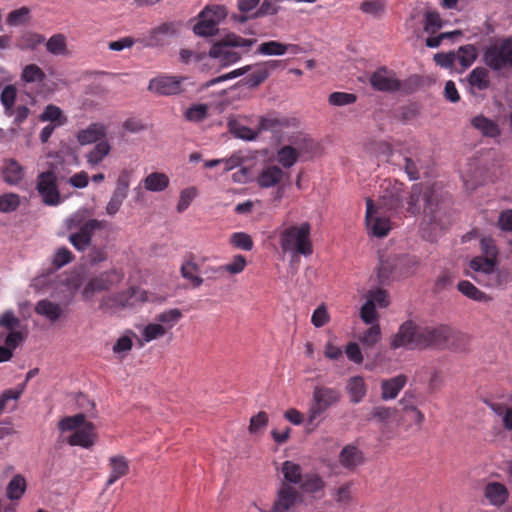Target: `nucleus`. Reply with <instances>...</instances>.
<instances>
[{"label":"nucleus","mask_w":512,"mask_h":512,"mask_svg":"<svg viewBox=\"0 0 512 512\" xmlns=\"http://www.w3.org/2000/svg\"><path fill=\"white\" fill-rule=\"evenodd\" d=\"M381 189L383 192L379 197L380 208L389 211L391 215L407 213L415 216L420 213L423 202V223L431 229L426 233L422 228L424 238L432 241L438 230L442 231L451 224V214L435 184L416 183L406 193L402 183L386 179L381 184Z\"/></svg>","instance_id":"f257e3e1"},{"label":"nucleus","mask_w":512,"mask_h":512,"mask_svg":"<svg viewBox=\"0 0 512 512\" xmlns=\"http://www.w3.org/2000/svg\"><path fill=\"white\" fill-rule=\"evenodd\" d=\"M310 236V223L303 222L300 225H291L280 233V247L284 253H291L293 257L299 255L308 257L313 253Z\"/></svg>","instance_id":"f03ea898"},{"label":"nucleus","mask_w":512,"mask_h":512,"mask_svg":"<svg viewBox=\"0 0 512 512\" xmlns=\"http://www.w3.org/2000/svg\"><path fill=\"white\" fill-rule=\"evenodd\" d=\"M342 399L340 389L325 385H316L307 411V425L316 428L323 415L332 407L337 406Z\"/></svg>","instance_id":"7ed1b4c3"},{"label":"nucleus","mask_w":512,"mask_h":512,"mask_svg":"<svg viewBox=\"0 0 512 512\" xmlns=\"http://www.w3.org/2000/svg\"><path fill=\"white\" fill-rule=\"evenodd\" d=\"M370 83L378 91L394 92L402 89L406 93H412L421 86L422 78L416 75L412 76L402 86L394 72L382 66L371 75Z\"/></svg>","instance_id":"20e7f679"},{"label":"nucleus","mask_w":512,"mask_h":512,"mask_svg":"<svg viewBox=\"0 0 512 512\" xmlns=\"http://www.w3.org/2000/svg\"><path fill=\"white\" fill-rule=\"evenodd\" d=\"M254 42L255 40L245 39L234 33H229L212 45L209 55L223 61V64H235L241 60V55L234 48L250 47Z\"/></svg>","instance_id":"39448f33"},{"label":"nucleus","mask_w":512,"mask_h":512,"mask_svg":"<svg viewBox=\"0 0 512 512\" xmlns=\"http://www.w3.org/2000/svg\"><path fill=\"white\" fill-rule=\"evenodd\" d=\"M228 16L224 5H207L198 15V22L193 27L197 36L210 37L218 34L219 24Z\"/></svg>","instance_id":"423d86ee"},{"label":"nucleus","mask_w":512,"mask_h":512,"mask_svg":"<svg viewBox=\"0 0 512 512\" xmlns=\"http://www.w3.org/2000/svg\"><path fill=\"white\" fill-rule=\"evenodd\" d=\"M145 301H147L146 291L133 286L125 291L103 297L99 307L103 310L131 308Z\"/></svg>","instance_id":"0eeeda50"},{"label":"nucleus","mask_w":512,"mask_h":512,"mask_svg":"<svg viewBox=\"0 0 512 512\" xmlns=\"http://www.w3.org/2000/svg\"><path fill=\"white\" fill-rule=\"evenodd\" d=\"M124 273L121 269L113 268L108 271L91 277L82 290V296L85 300H90L95 293L108 291L122 282Z\"/></svg>","instance_id":"6e6552de"},{"label":"nucleus","mask_w":512,"mask_h":512,"mask_svg":"<svg viewBox=\"0 0 512 512\" xmlns=\"http://www.w3.org/2000/svg\"><path fill=\"white\" fill-rule=\"evenodd\" d=\"M419 325L412 320L403 322L398 331L390 339V348L413 350L420 349Z\"/></svg>","instance_id":"1a4fd4ad"},{"label":"nucleus","mask_w":512,"mask_h":512,"mask_svg":"<svg viewBox=\"0 0 512 512\" xmlns=\"http://www.w3.org/2000/svg\"><path fill=\"white\" fill-rule=\"evenodd\" d=\"M452 333V329L447 325L419 326L420 350L446 347Z\"/></svg>","instance_id":"9d476101"},{"label":"nucleus","mask_w":512,"mask_h":512,"mask_svg":"<svg viewBox=\"0 0 512 512\" xmlns=\"http://www.w3.org/2000/svg\"><path fill=\"white\" fill-rule=\"evenodd\" d=\"M498 261L493 258L489 259L483 256H476L470 261V268L475 272H481L489 277L488 286L498 287L505 285L509 281L508 273L501 272L497 269Z\"/></svg>","instance_id":"9b49d317"},{"label":"nucleus","mask_w":512,"mask_h":512,"mask_svg":"<svg viewBox=\"0 0 512 512\" xmlns=\"http://www.w3.org/2000/svg\"><path fill=\"white\" fill-rule=\"evenodd\" d=\"M379 207L375 208L373 200H366V225L370 233L376 237H384L391 230V223L388 217L382 215L386 211Z\"/></svg>","instance_id":"f8f14e48"},{"label":"nucleus","mask_w":512,"mask_h":512,"mask_svg":"<svg viewBox=\"0 0 512 512\" xmlns=\"http://www.w3.org/2000/svg\"><path fill=\"white\" fill-rule=\"evenodd\" d=\"M485 64H512V36L496 39L485 49Z\"/></svg>","instance_id":"ddd939ff"},{"label":"nucleus","mask_w":512,"mask_h":512,"mask_svg":"<svg viewBox=\"0 0 512 512\" xmlns=\"http://www.w3.org/2000/svg\"><path fill=\"white\" fill-rule=\"evenodd\" d=\"M37 191L45 205L57 206L61 203V195L57 185V176L53 171H45L37 177Z\"/></svg>","instance_id":"4468645a"},{"label":"nucleus","mask_w":512,"mask_h":512,"mask_svg":"<svg viewBox=\"0 0 512 512\" xmlns=\"http://www.w3.org/2000/svg\"><path fill=\"white\" fill-rule=\"evenodd\" d=\"M180 24L175 21L164 22L148 32V34L139 41L147 47H158L167 44L171 38L179 33Z\"/></svg>","instance_id":"2eb2a0df"},{"label":"nucleus","mask_w":512,"mask_h":512,"mask_svg":"<svg viewBox=\"0 0 512 512\" xmlns=\"http://www.w3.org/2000/svg\"><path fill=\"white\" fill-rule=\"evenodd\" d=\"M185 77L161 75L150 80L148 89L158 95H176L185 90Z\"/></svg>","instance_id":"dca6fc26"},{"label":"nucleus","mask_w":512,"mask_h":512,"mask_svg":"<svg viewBox=\"0 0 512 512\" xmlns=\"http://www.w3.org/2000/svg\"><path fill=\"white\" fill-rule=\"evenodd\" d=\"M399 153L404 159V171L410 180H417L420 178V169L422 164L420 161L421 149L415 143H404Z\"/></svg>","instance_id":"f3484780"},{"label":"nucleus","mask_w":512,"mask_h":512,"mask_svg":"<svg viewBox=\"0 0 512 512\" xmlns=\"http://www.w3.org/2000/svg\"><path fill=\"white\" fill-rule=\"evenodd\" d=\"M477 55L476 47L469 44L461 46L457 53L449 52L447 54H436L434 59L436 64H454L456 60L459 61V64H473L477 59Z\"/></svg>","instance_id":"a211bd4d"},{"label":"nucleus","mask_w":512,"mask_h":512,"mask_svg":"<svg viewBox=\"0 0 512 512\" xmlns=\"http://www.w3.org/2000/svg\"><path fill=\"white\" fill-rule=\"evenodd\" d=\"M299 497L298 491L288 483H283L278 491L272 512H289Z\"/></svg>","instance_id":"6ab92c4d"},{"label":"nucleus","mask_w":512,"mask_h":512,"mask_svg":"<svg viewBox=\"0 0 512 512\" xmlns=\"http://www.w3.org/2000/svg\"><path fill=\"white\" fill-rule=\"evenodd\" d=\"M484 496L490 505L501 507L508 501L509 491L503 483L493 481L486 484Z\"/></svg>","instance_id":"aec40b11"},{"label":"nucleus","mask_w":512,"mask_h":512,"mask_svg":"<svg viewBox=\"0 0 512 512\" xmlns=\"http://www.w3.org/2000/svg\"><path fill=\"white\" fill-rule=\"evenodd\" d=\"M407 381L408 378L404 374L382 380L380 384L382 400L388 401L395 399L400 391L405 387Z\"/></svg>","instance_id":"412c9836"},{"label":"nucleus","mask_w":512,"mask_h":512,"mask_svg":"<svg viewBox=\"0 0 512 512\" xmlns=\"http://www.w3.org/2000/svg\"><path fill=\"white\" fill-rule=\"evenodd\" d=\"M107 127L102 123H91L87 128L78 131L77 141L80 145L98 143L106 137Z\"/></svg>","instance_id":"4be33fe9"},{"label":"nucleus","mask_w":512,"mask_h":512,"mask_svg":"<svg viewBox=\"0 0 512 512\" xmlns=\"http://www.w3.org/2000/svg\"><path fill=\"white\" fill-rule=\"evenodd\" d=\"M345 389L352 404L362 402L368 391L364 378L359 375L350 377L346 382Z\"/></svg>","instance_id":"5701e85b"},{"label":"nucleus","mask_w":512,"mask_h":512,"mask_svg":"<svg viewBox=\"0 0 512 512\" xmlns=\"http://www.w3.org/2000/svg\"><path fill=\"white\" fill-rule=\"evenodd\" d=\"M283 170L276 166L270 165L264 167L257 177V184L261 188H271L279 185L283 180Z\"/></svg>","instance_id":"b1692460"},{"label":"nucleus","mask_w":512,"mask_h":512,"mask_svg":"<svg viewBox=\"0 0 512 512\" xmlns=\"http://www.w3.org/2000/svg\"><path fill=\"white\" fill-rule=\"evenodd\" d=\"M110 475L106 487H110L117 480L129 473V462L123 455H116L109 458Z\"/></svg>","instance_id":"393cba45"},{"label":"nucleus","mask_w":512,"mask_h":512,"mask_svg":"<svg viewBox=\"0 0 512 512\" xmlns=\"http://www.w3.org/2000/svg\"><path fill=\"white\" fill-rule=\"evenodd\" d=\"M363 462L362 451L354 445H346L339 454V463L348 470H354Z\"/></svg>","instance_id":"a878e982"},{"label":"nucleus","mask_w":512,"mask_h":512,"mask_svg":"<svg viewBox=\"0 0 512 512\" xmlns=\"http://www.w3.org/2000/svg\"><path fill=\"white\" fill-rule=\"evenodd\" d=\"M94 426L92 423L85 424L82 428L74 431L69 436L67 442L71 446H81L83 448L91 447L95 442Z\"/></svg>","instance_id":"bb28decb"},{"label":"nucleus","mask_w":512,"mask_h":512,"mask_svg":"<svg viewBox=\"0 0 512 512\" xmlns=\"http://www.w3.org/2000/svg\"><path fill=\"white\" fill-rule=\"evenodd\" d=\"M365 150L377 159L390 161L393 155L392 144L385 140L370 139L365 143Z\"/></svg>","instance_id":"cd10ccee"},{"label":"nucleus","mask_w":512,"mask_h":512,"mask_svg":"<svg viewBox=\"0 0 512 512\" xmlns=\"http://www.w3.org/2000/svg\"><path fill=\"white\" fill-rule=\"evenodd\" d=\"M199 271L200 267L192 255L182 263L180 268L182 277L190 281L195 288L200 287L204 282L203 278L199 275Z\"/></svg>","instance_id":"c85d7f7f"},{"label":"nucleus","mask_w":512,"mask_h":512,"mask_svg":"<svg viewBox=\"0 0 512 512\" xmlns=\"http://www.w3.org/2000/svg\"><path fill=\"white\" fill-rule=\"evenodd\" d=\"M35 312L38 315L46 317L51 322L58 321L63 315V309L61 305L48 299H42L38 301L35 306Z\"/></svg>","instance_id":"c756f323"},{"label":"nucleus","mask_w":512,"mask_h":512,"mask_svg":"<svg viewBox=\"0 0 512 512\" xmlns=\"http://www.w3.org/2000/svg\"><path fill=\"white\" fill-rule=\"evenodd\" d=\"M471 125L486 137L495 138L501 133L499 125L495 121L483 115L473 117L471 120Z\"/></svg>","instance_id":"7c9ffc66"},{"label":"nucleus","mask_w":512,"mask_h":512,"mask_svg":"<svg viewBox=\"0 0 512 512\" xmlns=\"http://www.w3.org/2000/svg\"><path fill=\"white\" fill-rule=\"evenodd\" d=\"M3 179L10 185H16L24 177L23 167L14 159H8L4 162L2 168Z\"/></svg>","instance_id":"2f4dec72"},{"label":"nucleus","mask_w":512,"mask_h":512,"mask_svg":"<svg viewBox=\"0 0 512 512\" xmlns=\"http://www.w3.org/2000/svg\"><path fill=\"white\" fill-rule=\"evenodd\" d=\"M23 342L20 333H7L4 338V345H0V363L12 359L15 349Z\"/></svg>","instance_id":"473e14b6"},{"label":"nucleus","mask_w":512,"mask_h":512,"mask_svg":"<svg viewBox=\"0 0 512 512\" xmlns=\"http://www.w3.org/2000/svg\"><path fill=\"white\" fill-rule=\"evenodd\" d=\"M287 124L286 118H281L276 113H269L259 118L257 131L258 134L263 131L279 132Z\"/></svg>","instance_id":"72a5a7b5"},{"label":"nucleus","mask_w":512,"mask_h":512,"mask_svg":"<svg viewBox=\"0 0 512 512\" xmlns=\"http://www.w3.org/2000/svg\"><path fill=\"white\" fill-rule=\"evenodd\" d=\"M142 183L147 191L161 192L169 186L170 180L164 173L152 172L142 180Z\"/></svg>","instance_id":"f704fd0d"},{"label":"nucleus","mask_w":512,"mask_h":512,"mask_svg":"<svg viewBox=\"0 0 512 512\" xmlns=\"http://www.w3.org/2000/svg\"><path fill=\"white\" fill-rule=\"evenodd\" d=\"M46 50L55 56H66L69 54L67 37L62 33L53 34L45 42Z\"/></svg>","instance_id":"c9c22d12"},{"label":"nucleus","mask_w":512,"mask_h":512,"mask_svg":"<svg viewBox=\"0 0 512 512\" xmlns=\"http://www.w3.org/2000/svg\"><path fill=\"white\" fill-rule=\"evenodd\" d=\"M0 327L8 331V333H20L23 341L26 338V333L21 330V320L11 310H7L0 315Z\"/></svg>","instance_id":"e433bc0d"},{"label":"nucleus","mask_w":512,"mask_h":512,"mask_svg":"<svg viewBox=\"0 0 512 512\" xmlns=\"http://www.w3.org/2000/svg\"><path fill=\"white\" fill-rule=\"evenodd\" d=\"M458 290L468 297L469 299H472L474 301L478 302H489L492 300V298L487 295L486 293L479 290L474 284H472L470 281L462 280L457 285Z\"/></svg>","instance_id":"4c0bfd02"},{"label":"nucleus","mask_w":512,"mask_h":512,"mask_svg":"<svg viewBox=\"0 0 512 512\" xmlns=\"http://www.w3.org/2000/svg\"><path fill=\"white\" fill-rule=\"evenodd\" d=\"M387 3L385 0H364L360 4V11L373 18H382L386 13Z\"/></svg>","instance_id":"58836bf2"},{"label":"nucleus","mask_w":512,"mask_h":512,"mask_svg":"<svg viewBox=\"0 0 512 512\" xmlns=\"http://www.w3.org/2000/svg\"><path fill=\"white\" fill-rule=\"evenodd\" d=\"M299 485L305 493H317L325 488L324 480L316 473L305 474Z\"/></svg>","instance_id":"ea45409f"},{"label":"nucleus","mask_w":512,"mask_h":512,"mask_svg":"<svg viewBox=\"0 0 512 512\" xmlns=\"http://www.w3.org/2000/svg\"><path fill=\"white\" fill-rule=\"evenodd\" d=\"M26 487L27 484L25 478L22 475L17 474L10 480L7 485L6 496L10 500H19L25 493Z\"/></svg>","instance_id":"a19ab883"},{"label":"nucleus","mask_w":512,"mask_h":512,"mask_svg":"<svg viewBox=\"0 0 512 512\" xmlns=\"http://www.w3.org/2000/svg\"><path fill=\"white\" fill-rule=\"evenodd\" d=\"M182 316L179 309L173 308L156 315L155 320L168 332L179 322Z\"/></svg>","instance_id":"79ce46f5"},{"label":"nucleus","mask_w":512,"mask_h":512,"mask_svg":"<svg viewBox=\"0 0 512 512\" xmlns=\"http://www.w3.org/2000/svg\"><path fill=\"white\" fill-rule=\"evenodd\" d=\"M111 146L107 141L98 142L94 148L86 155L87 162L92 165H98L110 153Z\"/></svg>","instance_id":"37998d69"},{"label":"nucleus","mask_w":512,"mask_h":512,"mask_svg":"<svg viewBox=\"0 0 512 512\" xmlns=\"http://www.w3.org/2000/svg\"><path fill=\"white\" fill-rule=\"evenodd\" d=\"M381 335L380 325L376 323L366 329L358 339L364 348H373L380 341Z\"/></svg>","instance_id":"c03bdc74"},{"label":"nucleus","mask_w":512,"mask_h":512,"mask_svg":"<svg viewBox=\"0 0 512 512\" xmlns=\"http://www.w3.org/2000/svg\"><path fill=\"white\" fill-rule=\"evenodd\" d=\"M489 82L488 71L482 66H477L469 75V83L471 87L478 90L488 88Z\"/></svg>","instance_id":"a18cd8bd"},{"label":"nucleus","mask_w":512,"mask_h":512,"mask_svg":"<svg viewBox=\"0 0 512 512\" xmlns=\"http://www.w3.org/2000/svg\"><path fill=\"white\" fill-rule=\"evenodd\" d=\"M282 473L284 479L292 484H300L303 478L301 466L292 461L283 462Z\"/></svg>","instance_id":"49530a36"},{"label":"nucleus","mask_w":512,"mask_h":512,"mask_svg":"<svg viewBox=\"0 0 512 512\" xmlns=\"http://www.w3.org/2000/svg\"><path fill=\"white\" fill-rule=\"evenodd\" d=\"M45 42V37L42 34L26 31L18 39V46L21 49L33 50L37 46Z\"/></svg>","instance_id":"de8ad7c7"},{"label":"nucleus","mask_w":512,"mask_h":512,"mask_svg":"<svg viewBox=\"0 0 512 512\" xmlns=\"http://www.w3.org/2000/svg\"><path fill=\"white\" fill-rule=\"evenodd\" d=\"M298 158V151L290 145L283 146L277 153L278 162L285 168L292 167L298 161Z\"/></svg>","instance_id":"09e8293b"},{"label":"nucleus","mask_w":512,"mask_h":512,"mask_svg":"<svg viewBox=\"0 0 512 512\" xmlns=\"http://www.w3.org/2000/svg\"><path fill=\"white\" fill-rule=\"evenodd\" d=\"M31 10L23 6L19 9L11 11L6 18V23L9 26H20L29 23L31 18Z\"/></svg>","instance_id":"8fccbe9b"},{"label":"nucleus","mask_w":512,"mask_h":512,"mask_svg":"<svg viewBox=\"0 0 512 512\" xmlns=\"http://www.w3.org/2000/svg\"><path fill=\"white\" fill-rule=\"evenodd\" d=\"M229 130L236 138L248 141L255 140L259 135L257 130H253L237 121L229 122Z\"/></svg>","instance_id":"3c124183"},{"label":"nucleus","mask_w":512,"mask_h":512,"mask_svg":"<svg viewBox=\"0 0 512 512\" xmlns=\"http://www.w3.org/2000/svg\"><path fill=\"white\" fill-rule=\"evenodd\" d=\"M229 244L236 249L251 251L254 246L252 237L245 232H234L229 237Z\"/></svg>","instance_id":"603ef678"},{"label":"nucleus","mask_w":512,"mask_h":512,"mask_svg":"<svg viewBox=\"0 0 512 512\" xmlns=\"http://www.w3.org/2000/svg\"><path fill=\"white\" fill-rule=\"evenodd\" d=\"M87 423L88 422H86L85 415L82 413H79L74 416L64 417L59 422V429L63 432L64 431H72V430L76 431V430L82 428Z\"/></svg>","instance_id":"864d4df0"},{"label":"nucleus","mask_w":512,"mask_h":512,"mask_svg":"<svg viewBox=\"0 0 512 512\" xmlns=\"http://www.w3.org/2000/svg\"><path fill=\"white\" fill-rule=\"evenodd\" d=\"M397 412L396 408L378 405L372 408L371 418L386 424L396 416Z\"/></svg>","instance_id":"5fc2aeb1"},{"label":"nucleus","mask_w":512,"mask_h":512,"mask_svg":"<svg viewBox=\"0 0 512 512\" xmlns=\"http://www.w3.org/2000/svg\"><path fill=\"white\" fill-rule=\"evenodd\" d=\"M74 260L73 253L67 247H60L52 259L53 270H58Z\"/></svg>","instance_id":"6e6d98bb"},{"label":"nucleus","mask_w":512,"mask_h":512,"mask_svg":"<svg viewBox=\"0 0 512 512\" xmlns=\"http://www.w3.org/2000/svg\"><path fill=\"white\" fill-rule=\"evenodd\" d=\"M247 266L246 257L237 254L234 255L232 260L229 263L223 265L224 273H228L230 275H237L242 273Z\"/></svg>","instance_id":"4d7b16f0"},{"label":"nucleus","mask_w":512,"mask_h":512,"mask_svg":"<svg viewBox=\"0 0 512 512\" xmlns=\"http://www.w3.org/2000/svg\"><path fill=\"white\" fill-rule=\"evenodd\" d=\"M20 205V198L17 194L6 193L0 196V212L9 213L16 211Z\"/></svg>","instance_id":"13d9d810"},{"label":"nucleus","mask_w":512,"mask_h":512,"mask_svg":"<svg viewBox=\"0 0 512 512\" xmlns=\"http://www.w3.org/2000/svg\"><path fill=\"white\" fill-rule=\"evenodd\" d=\"M165 329L156 323H149L142 331V338L145 342H151L166 335Z\"/></svg>","instance_id":"bf43d9fd"},{"label":"nucleus","mask_w":512,"mask_h":512,"mask_svg":"<svg viewBox=\"0 0 512 512\" xmlns=\"http://www.w3.org/2000/svg\"><path fill=\"white\" fill-rule=\"evenodd\" d=\"M480 250L483 257L493 258L494 261H498V248L496 246L495 240L491 237H483L480 240Z\"/></svg>","instance_id":"052dcab7"},{"label":"nucleus","mask_w":512,"mask_h":512,"mask_svg":"<svg viewBox=\"0 0 512 512\" xmlns=\"http://www.w3.org/2000/svg\"><path fill=\"white\" fill-rule=\"evenodd\" d=\"M208 115V106L206 104H196L189 107L185 112V118L192 122H201Z\"/></svg>","instance_id":"680f3d73"},{"label":"nucleus","mask_w":512,"mask_h":512,"mask_svg":"<svg viewBox=\"0 0 512 512\" xmlns=\"http://www.w3.org/2000/svg\"><path fill=\"white\" fill-rule=\"evenodd\" d=\"M106 226L107 222L105 220L90 219L80 226L78 232L92 240L95 231L103 230Z\"/></svg>","instance_id":"e2e57ef3"},{"label":"nucleus","mask_w":512,"mask_h":512,"mask_svg":"<svg viewBox=\"0 0 512 512\" xmlns=\"http://www.w3.org/2000/svg\"><path fill=\"white\" fill-rule=\"evenodd\" d=\"M62 118V111L55 105H48L43 113L40 115L41 121H50L51 124L60 126L64 123Z\"/></svg>","instance_id":"0e129e2a"},{"label":"nucleus","mask_w":512,"mask_h":512,"mask_svg":"<svg viewBox=\"0 0 512 512\" xmlns=\"http://www.w3.org/2000/svg\"><path fill=\"white\" fill-rule=\"evenodd\" d=\"M257 52L263 55H283L285 54V44L271 40L261 43Z\"/></svg>","instance_id":"69168bd1"},{"label":"nucleus","mask_w":512,"mask_h":512,"mask_svg":"<svg viewBox=\"0 0 512 512\" xmlns=\"http://www.w3.org/2000/svg\"><path fill=\"white\" fill-rule=\"evenodd\" d=\"M357 97L353 93L333 92L329 95L328 102L333 106H345L356 102Z\"/></svg>","instance_id":"338daca9"},{"label":"nucleus","mask_w":512,"mask_h":512,"mask_svg":"<svg viewBox=\"0 0 512 512\" xmlns=\"http://www.w3.org/2000/svg\"><path fill=\"white\" fill-rule=\"evenodd\" d=\"M493 411L499 415L502 416V423L503 427L511 431L512 430V407H505L499 404L492 405Z\"/></svg>","instance_id":"774afa93"}]
</instances>
